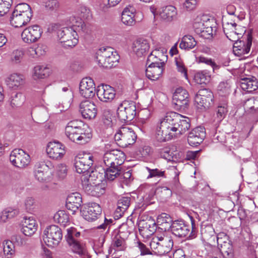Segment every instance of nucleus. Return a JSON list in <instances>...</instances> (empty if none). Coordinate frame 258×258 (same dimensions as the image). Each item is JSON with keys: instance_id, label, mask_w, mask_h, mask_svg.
Returning <instances> with one entry per match:
<instances>
[{"instance_id": "c9c22d12", "label": "nucleus", "mask_w": 258, "mask_h": 258, "mask_svg": "<svg viewBox=\"0 0 258 258\" xmlns=\"http://www.w3.org/2000/svg\"><path fill=\"white\" fill-rule=\"evenodd\" d=\"M241 89L247 92H252L258 88V81L254 77L243 78L240 80Z\"/></svg>"}, {"instance_id": "3c124183", "label": "nucleus", "mask_w": 258, "mask_h": 258, "mask_svg": "<svg viewBox=\"0 0 258 258\" xmlns=\"http://www.w3.org/2000/svg\"><path fill=\"white\" fill-rule=\"evenodd\" d=\"M67 234L65 236L67 243H70V241H75L79 240L80 237V232L77 231V229L74 227H70L67 230Z\"/></svg>"}, {"instance_id": "4be33fe9", "label": "nucleus", "mask_w": 258, "mask_h": 258, "mask_svg": "<svg viewBox=\"0 0 258 258\" xmlns=\"http://www.w3.org/2000/svg\"><path fill=\"white\" fill-rule=\"evenodd\" d=\"M79 92L86 98L94 97L95 95V85L93 80L90 78H83L80 83Z\"/></svg>"}, {"instance_id": "a19ab883", "label": "nucleus", "mask_w": 258, "mask_h": 258, "mask_svg": "<svg viewBox=\"0 0 258 258\" xmlns=\"http://www.w3.org/2000/svg\"><path fill=\"white\" fill-rule=\"evenodd\" d=\"M114 118L113 112L110 109H104L102 110L101 121L106 127H112Z\"/></svg>"}, {"instance_id": "49530a36", "label": "nucleus", "mask_w": 258, "mask_h": 258, "mask_svg": "<svg viewBox=\"0 0 258 258\" xmlns=\"http://www.w3.org/2000/svg\"><path fill=\"white\" fill-rule=\"evenodd\" d=\"M118 167H107L105 171V177L107 181H112L118 179L119 176Z\"/></svg>"}, {"instance_id": "bf43d9fd", "label": "nucleus", "mask_w": 258, "mask_h": 258, "mask_svg": "<svg viewBox=\"0 0 258 258\" xmlns=\"http://www.w3.org/2000/svg\"><path fill=\"white\" fill-rule=\"evenodd\" d=\"M146 170L148 171L149 174L147 176V178H153V177H164L165 171L161 170H159L157 168L151 169L148 167H146Z\"/></svg>"}, {"instance_id": "72a5a7b5", "label": "nucleus", "mask_w": 258, "mask_h": 258, "mask_svg": "<svg viewBox=\"0 0 258 258\" xmlns=\"http://www.w3.org/2000/svg\"><path fill=\"white\" fill-rule=\"evenodd\" d=\"M68 243L71 250L75 253L78 254L82 258H90V255L85 248L84 246L81 243L79 240L70 241Z\"/></svg>"}, {"instance_id": "774afa93", "label": "nucleus", "mask_w": 258, "mask_h": 258, "mask_svg": "<svg viewBox=\"0 0 258 258\" xmlns=\"http://www.w3.org/2000/svg\"><path fill=\"white\" fill-rule=\"evenodd\" d=\"M217 241L218 245L225 244L226 242L231 241L229 240V236L224 232H220L217 236Z\"/></svg>"}, {"instance_id": "a211bd4d", "label": "nucleus", "mask_w": 258, "mask_h": 258, "mask_svg": "<svg viewBox=\"0 0 258 258\" xmlns=\"http://www.w3.org/2000/svg\"><path fill=\"white\" fill-rule=\"evenodd\" d=\"M127 224H122L119 228L118 234L113 239L112 245L116 250L123 251L126 248L125 239L131 233V229L127 230L126 232L123 231V230L127 229Z\"/></svg>"}, {"instance_id": "2eb2a0df", "label": "nucleus", "mask_w": 258, "mask_h": 258, "mask_svg": "<svg viewBox=\"0 0 258 258\" xmlns=\"http://www.w3.org/2000/svg\"><path fill=\"white\" fill-rule=\"evenodd\" d=\"M173 103L176 109L185 110L189 105V94L187 91L182 88H177L173 95Z\"/></svg>"}, {"instance_id": "aec40b11", "label": "nucleus", "mask_w": 258, "mask_h": 258, "mask_svg": "<svg viewBox=\"0 0 258 258\" xmlns=\"http://www.w3.org/2000/svg\"><path fill=\"white\" fill-rule=\"evenodd\" d=\"M46 150L50 158L56 160L62 159L66 152L65 146L58 141L49 142Z\"/></svg>"}, {"instance_id": "1a4fd4ad", "label": "nucleus", "mask_w": 258, "mask_h": 258, "mask_svg": "<svg viewBox=\"0 0 258 258\" xmlns=\"http://www.w3.org/2000/svg\"><path fill=\"white\" fill-rule=\"evenodd\" d=\"M136 139L137 135L134 131L128 126L120 128L114 135V140L117 144L123 148L134 144Z\"/></svg>"}, {"instance_id": "2f4dec72", "label": "nucleus", "mask_w": 258, "mask_h": 258, "mask_svg": "<svg viewBox=\"0 0 258 258\" xmlns=\"http://www.w3.org/2000/svg\"><path fill=\"white\" fill-rule=\"evenodd\" d=\"M82 197L78 192H73L69 194L67 198L66 207L69 210L76 212L82 204Z\"/></svg>"}, {"instance_id": "7c9ffc66", "label": "nucleus", "mask_w": 258, "mask_h": 258, "mask_svg": "<svg viewBox=\"0 0 258 258\" xmlns=\"http://www.w3.org/2000/svg\"><path fill=\"white\" fill-rule=\"evenodd\" d=\"M150 44L147 39L140 38L136 40L133 43V51L138 56H142L146 54L149 50Z\"/></svg>"}, {"instance_id": "a878e982", "label": "nucleus", "mask_w": 258, "mask_h": 258, "mask_svg": "<svg viewBox=\"0 0 258 258\" xmlns=\"http://www.w3.org/2000/svg\"><path fill=\"white\" fill-rule=\"evenodd\" d=\"M206 137V131L204 127L198 126L194 128L188 134L187 141L192 146H196L203 142Z\"/></svg>"}, {"instance_id": "4468645a", "label": "nucleus", "mask_w": 258, "mask_h": 258, "mask_svg": "<svg viewBox=\"0 0 258 258\" xmlns=\"http://www.w3.org/2000/svg\"><path fill=\"white\" fill-rule=\"evenodd\" d=\"M236 27L237 25L234 22L223 21L224 32L227 38L233 42L238 41L245 31L240 26Z\"/></svg>"}, {"instance_id": "f03ea898", "label": "nucleus", "mask_w": 258, "mask_h": 258, "mask_svg": "<svg viewBox=\"0 0 258 258\" xmlns=\"http://www.w3.org/2000/svg\"><path fill=\"white\" fill-rule=\"evenodd\" d=\"M93 163V156L90 154L79 155L76 158L75 168L78 173L82 174L81 180L85 191L92 196H98L102 194L104 190L99 184L92 185L90 181V173H93L91 168Z\"/></svg>"}, {"instance_id": "13d9d810", "label": "nucleus", "mask_w": 258, "mask_h": 258, "mask_svg": "<svg viewBox=\"0 0 258 258\" xmlns=\"http://www.w3.org/2000/svg\"><path fill=\"white\" fill-rule=\"evenodd\" d=\"M13 3V0H0V17L7 14Z\"/></svg>"}, {"instance_id": "6e6d98bb", "label": "nucleus", "mask_w": 258, "mask_h": 258, "mask_svg": "<svg viewBox=\"0 0 258 258\" xmlns=\"http://www.w3.org/2000/svg\"><path fill=\"white\" fill-rule=\"evenodd\" d=\"M118 180L120 182L127 185L132 181V172L130 170L121 172L119 171V176Z\"/></svg>"}, {"instance_id": "b1692460", "label": "nucleus", "mask_w": 258, "mask_h": 258, "mask_svg": "<svg viewBox=\"0 0 258 258\" xmlns=\"http://www.w3.org/2000/svg\"><path fill=\"white\" fill-rule=\"evenodd\" d=\"M167 60V50L164 47H156L149 55L147 61L157 65L164 66Z\"/></svg>"}, {"instance_id": "393cba45", "label": "nucleus", "mask_w": 258, "mask_h": 258, "mask_svg": "<svg viewBox=\"0 0 258 258\" xmlns=\"http://www.w3.org/2000/svg\"><path fill=\"white\" fill-rule=\"evenodd\" d=\"M96 94L99 99L103 102H110L115 96L114 89L109 85H102L98 87Z\"/></svg>"}, {"instance_id": "8fccbe9b", "label": "nucleus", "mask_w": 258, "mask_h": 258, "mask_svg": "<svg viewBox=\"0 0 258 258\" xmlns=\"http://www.w3.org/2000/svg\"><path fill=\"white\" fill-rule=\"evenodd\" d=\"M130 205V198L123 197L119 199L117 203V212H120V216L123 214L128 208Z\"/></svg>"}, {"instance_id": "ddd939ff", "label": "nucleus", "mask_w": 258, "mask_h": 258, "mask_svg": "<svg viewBox=\"0 0 258 258\" xmlns=\"http://www.w3.org/2000/svg\"><path fill=\"white\" fill-rule=\"evenodd\" d=\"M42 33V29L39 25H33L22 31L21 38L24 42L31 44L37 42L41 38Z\"/></svg>"}, {"instance_id": "cd10ccee", "label": "nucleus", "mask_w": 258, "mask_h": 258, "mask_svg": "<svg viewBox=\"0 0 258 258\" xmlns=\"http://www.w3.org/2000/svg\"><path fill=\"white\" fill-rule=\"evenodd\" d=\"M234 42L233 50L234 53L237 56H242L249 52L252 44V36L250 35H247L245 43L238 40Z\"/></svg>"}, {"instance_id": "f257e3e1", "label": "nucleus", "mask_w": 258, "mask_h": 258, "mask_svg": "<svg viewBox=\"0 0 258 258\" xmlns=\"http://www.w3.org/2000/svg\"><path fill=\"white\" fill-rule=\"evenodd\" d=\"M190 127L189 119L174 112L166 113L157 125L155 139L164 142L184 134Z\"/></svg>"}, {"instance_id": "de8ad7c7", "label": "nucleus", "mask_w": 258, "mask_h": 258, "mask_svg": "<svg viewBox=\"0 0 258 258\" xmlns=\"http://www.w3.org/2000/svg\"><path fill=\"white\" fill-rule=\"evenodd\" d=\"M221 253L224 257H231L233 256V248L231 241L226 242L225 244L218 245Z\"/></svg>"}, {"instance_id": "c756f323", "label": "nucleus", "mask_w": 258, "mask_h": 258, "mask_svg": "<svg viewBox=\"0 0 258 258\" xmlns=\"http://www.w3.org/2000/svg\"><path fill=\"white\" fill-rule=\"evenodd\" d=\"M37 229V224L33 217H26L23 220L21 231L25 235L31 236L36 231Z\"/></svg>"}, {"instance_id": "6ab92c4d", "label": "nucleus", "mask_w": 258, "mask_h": 258, "mask_svg": "<svg viewBox=\"0 0 258 258\" xmlns=\"http://www.w3.org/2000/svg\"><path fill=\"white\" fill-rule=\"evenodd\" d=\"M10 160L12 163L18 168H22L27 166L30 162V156L22 149H15L11 153Z\"/></svg>"}, {"instance_id": "dca6fc26", "label": "nucleus", "mask_w": 258, "mask_h": 258, "mask_svg": "<svg viewBox=\"0 0 258 258\" xmlns=\"http://www.w3.org/2000/svg\"><path fill=\"white\" fill-rule=\"evenodd\" d=\"M150 10L154 18L159 15L161 19L167 22H171L176 18V9L172 6H168L159 10H157L155 6H152Z\"/></svg>"}, {"instance_id": "0e129e2a", "label": "nucleus", "mask_w": 258, "mask_h": 258, "mask_svg": "<svg viewBox=\"0 0 258 258\" xmlns=\"http://www.w3.org/2000/svg\"><path fill=\"white\" fill-rule=\"evenodd\" d=\"M24 206L27 211L32 212L35 207V199L32 197H27L24 201Z\"/></svg>"}, {"instance_id": "4c0bfd02", "label": "nucleus", "mask_w": 258, "mask_h": 258, "mask_svg": "<svg viewBox=\"0 0 258 258\" xmlns=\"http://www.w3.org/2000/svg\"><path fill=\"white\" fill-rule=\"evenodd\" d=\"M68 27H70L75 31L78 34V33L83 31L85 24L82 20L79 17L74 16L71 17L67 21Z\"/></svg>"}, {"instance_id": "603ef678", "label": "nucleus", "mask_w": 258, "mask_h": 258, "mask_svg": "<svg viewBox=\"0 0 258 258\" xmlns=\"http://www.w3.org/2000/svg\"><path fill=\"white\" fill-rule=\"evenodd\" d=\"M24 53L21 50H14L10 54L9 61L11 63L15 64L20 63L23 57Z\"/></svg>"}, {"instance_id": "c03bdc74", "label": "nucleus", "mask_w": 258, "mask_h": 258, "mask_svg": "<svg viewBox=\"0 0 258 258\" xmlns=\"http://www.w3.org/2000/svg\"><path fill=\"white\" fill-rule=\"evenodd\" d=\"M245 111L247 113H253L258 111V100L254 98L247 99L243 104Z\"/></svg>"}, {"instance_id": "ea45409f", "label": "nucleus", "mask_w": 258, "mask_h": 258, "mask_svg": "<svg viewBox=\"0 0 258 258\" xmlns=\"http://www.w3.org/2000/svg\"><path fill=\"white\" fill-rule=\"evenodd\" d=\"M197 42L195 39L191 35L184 36L179 44V48L181 49L189 50L194 48Z\"/></svg>"}, {"instance_id": "5fc2aeb1", "label": "nucleus", "mask_w": 258, "mask_h": 258, "mask_svg": "<svg viewBox=\"0 0 258 258\" xmlns=\"http://www.w3.org/2000/svg\"><path fill=\"white\" fill-rule=\"evenodd\" d=\"M3 251L5 255L11 256L15 253V246L13 243L10 240L3 242Z\"/></svg>"}, {"instance_id": "e433bc0d", "label": "nucleus", "mask_w": 258, "mask_h": 258, "mask_svg": "<svg viewBox=\"0 0 258 258\" xmlns=\"http://www.w3.org/2000/svg\"><path fill=\"white\" fill-rule=\"evenodd\" d=\"M51 73L49 68L44 66H37L33 70L32 77L34 80L41 79L46 78Z\"/></svg>"}, {"instance_id": "052dcab7", "label": "nucleus", "mask_w": 258, "mask_h": 258, "mask_svg": "<svg viewBox=\"0 0 258 258\" xmlns=\"http://www.w3.org/2000/svg\"><path fill=\"white\" fill-rule=\"evenodd\" d=\"M175 64L177 71L180 73L181 75L185 79H188L187 69L184 64L180 59L176 58L175 59Z\"/></svg>"}, {"instance_id": "9b49d317", "label": "nucleus", "mask_w": 258, "mask_h": 258, "mask_svg": "<svg viewBox=\"0 0 258 258\" xmlns=\"http://www.w3.org/2000/svg\"><path fill=\"white\" fill-rule=\"evenodd\" d=\"M136 107L134 103L124 101L118 107L117 116L121 121H131L136 115Z\"/></svg>"}, {"instance_id": "473e14b6", "label": "nucleus", "mask_w": 258, "mask_h": 258, "mask_svg": "<svg viewBox=\"0 0 258 258\" xmlns=\"http://www.w3.org/2000/svg\"><path fill=\"white\" fill-rule=\"evenodd\" d=\"M163 71V66L157 65L156 63H151L147 68L146 76L152 81H156L160 78Z\"/></svg>"}, {"instance_id": "a18cd8bd", "label": "nucleus", "mask_w": 258, "mask_h": 258, "mask_svg": "<svg viewBox=\"0 0 258 258\" xmlns=\"http://www.w3.org/2000/svg\"><path fill=\"white\" fill-rule=\"evenodd\" d=\"M228 112L226 106H219L216 111V116L213 119L215 126H217L221 121L225 117Z\"/></svg>"}, {"instance_id": "9d476101", "label": "nucleus", "mask_w": 258, "mask_h": 258, "mask_svg": "<svg viewBox=\"0 0 258 258\" xmlns=\"http://www.w3.org/2000/svg\"><path fill=\"white\" fill-rule=\"evenodd\" d=\"M57 36L58 40L65 48H72L78 43V34L70 27H66L59 29Z\"/></svg>"}, {"instance_id": "69168bd1", "label": "nucleus", "mask_w": 258, "mask_h": 258, "mask_svg": "<svg viewBox=\"0 0 258 258\" xmlns=\"http://www.w3.org/2000/svg\"><path fill=\"white\" fill-rule=\"evenodd\" d=\"M171 218L170 216L165 213H162L157 218V223L159 225H163L164 224H168L171 222Z\"/></svg>"}, {"instance_id": "c85d7f7f", "label": "nucleus", "mask_w": 258, "mask_h": 258, "mask_svg": "<svg viewBox=\"0 0 258 258\" xmlns=\"http://www.w3.org/2000/svg\"><path fill=\"white\" fill-rule=\"evenodd\" d=\"M35 177L40 182H47L52 179V174L48 166L42 163L35 170Z\"/></svg>"}, {"instance_id": "6e6552de", "label": "nucleus", "mask_w": 258, "mask_h": 258, "mask_svg": "<svg viewBox=\"0 0 258 258\" xmlns=\"http://www.w3.org/2000/svg\"><path fill=\"white\" fill-rule=\"evenodd\" d=\"M62 238L61 229L52 225L47 227L43 231L42 238L44 242L50 247L57 246Z\"/></svg>"}, {"instance_id": "0eeeda50", "label": "nucleus", "mask_w": 258, "mask_h": 258, "mask_svg": "<svg viewBox=\"0 0 258 258\" xmlns=\"http://www.w3.org/2000/svg\"><path fill=\"white\" fill-rule=\"evenodd\" d=\"M151 250L154 253L162 255L169 252L173 247L171 237L167 234L154 236L149 243Z\"/></svg>"}, {"instance_id": "f3484780", "label": "nucleus", "mask_w": 258, "mask_h": 258, "mask_svg": "<svg viewBox=\"0 0 258 258\" xmlns=\"http://www.w3.org/2000/svg\"><path fill=\"white\" fill-rule=\"evenodd\" d=\"M101 208L96 203H89L84 205L81 210L83 217L88 221H94L97 219L101 213Z\"/></svg>"}, {"instance_id": "39448f33", "label": "nucleus", "mask_w": 258, "mask_h": 258, "mask_svg": "<svg viewBox=\"0 0 258 258\" xmlns=\"http://www.w3.org/2000/svg\"><path fill=\"white\" fill-rule=\"evenodd\" d=\"M32 17V12L29 5L26 3L20 4L15 7L10 22L15 27H21L29 23Z\"/></svg>"}, {"instance_id": "680f3d73", "label": "nucleus", "mask_w": 258, "mask_h": 258, "mask_svg": "<svg viewBox=\"0 0 258 258\" xmlns=\"http://www.w3.org/2000/svg\"><path fill=\"white\" fill-rule=\"evenodd\" d=\"M62 98L69 103L72 101L74 97L73 92L72 89L69 87H63L62 89L61 94Z\"/></svg>"}, {"instance_id": "79ce46f5", "label": "nucleus", "mask_w": 258, "mask_h": 258, "mask_svg": "<svg viewBox=\"0 0 258 258\" xmlns=\"http://www.w3.org/2000/svg\"><path fill=\"white\" fill-rule=\"evenodd\" d=\"M25 100V96L22 93H17L11 97L10 105L13 109L19 108L23 104Z\"/></svg>"}, {"instance_id": "20e7f679", "label": "nucleus", "mask_w": 258, "mask_h": 258, "mask_svg": "<svg viewBox=\"0 0 258 258\" xmlns=\"http://www.w3.org/2000/svg\"><path fill=\"white\" fill-rule=\"evenodd\" d=\"M216 26L215 19L205 15L197 16L193 23L195 32L206 39L212 38L215 34Z\"/></svg>"}, {"instance_id": "f704fd0d", "label": "nucleus", "mask_w": 258, "mask_h": 258, "mask_svg": "<svg viewBox=\"0 0 258 258\" xmlns=\"http://www.w3.org/2000/svg\"><path fill=\"white\" fill-rule=\"evenodd\" d=\"M6 82L10 88L16 89L24 84V78L21 74L13 73L6 79Z\"/></svg>"}, {"instance_id": "4d7b16f0", "label": "nucleus", "mask_w": 258, "mask_h": 258, "mask_svg": "<svg viewBox=\"0 0 258 258\" xmlns=\"http://www.w3.org/2000/svg\"><path fill=\"white\" fill-rule=\"evenodd\" d=\"M218 92L221 96H227L231 92V84L229 82H222L218 86Z\"/></svg>"}, {"instance_id": "864d4df0", "label": "nucleus", "mask_w": 258, "mask_h": 258, "mask_svg": "<svg viewBox=\"0 0 258 258\" xmlns=\"http://www.w3.org/2000/svg\"><path fill=\"white\" fill-rule=\"evenodd\" d=\"M67 167L64 164H59L55 167V174L60 179H63L67 176Z\"/></svg>"}, {"instance_id": "5701e85b", "label": "nucleus", "mask_w": 258, "mask_h": 258, "mask_svg": "<svg viewBox=\"0 0 258 258\" xmlns=\"http://www.w3.org/2000/svg\"><path fill=\"white\" fill-rule=\"evenodd\" d=\"M79 111L84 118L91 119L96 116L98 109L94 102L87 100L80 103Z\"/></svg>"}, {"instance_id": "423d86ee", "label": "nucleus", "mask_w": 258, "mask_h": 258, "mask_svg": "<svg viewBox=\"0 0 258 258\" xmlns=\"http://www.w3.org/2000/svg\"><path fill=\"white\" fill-rule=\"evenodd\" d=\"M96 59L100 67L111 68L117 63L119 56L110 47H102L96 52Z\"/></svg>"}, {"instance_id": "09e8293b", "label": "nucleus", "mask_w": 258, "mask_h": 258, "mask_svg": "<svg viewBox=\"0 0 258 258\" xmlns=\"http://www.w3.org/2000/svg\"><path fill=\"white\" fill-rule=\"evenodd\" d=\"M211 76L208 73L201 71L197 73L194 77L195 81L199 84H206L210 81Z\"/></svg>"}, {"instance_id": "412c9836", "label": "nucleus", "mask_w": 258, "mask_h": 258, "mask_svg": "<svg viewBox=\"0 0 258 258\" xmlns=\"http://www.w3.org/2000/svg\"><path fill=\"white\" fill-rule=\"evenodd\" d=\"M213 99L212 92L207 89L199 91L195 98V102L198 108L206 109L211 105Z\"/></svg>"}, {"instance_id": "e2e57ef3", "label": "nucleus", "mask_w": 258, "mask_h": 258, "mask_svg": "<svg viewBox=\"0 0 258 258\" xmlns=\"http://www.w3.org/2000/svg\"><path fill=\"white\" fill-rule=\"evenodd\" d=\"M197 61L200 63H204L211 66L213 68V71L219 68V66L217 65L211 58H209L204 56H199L197 58Z\"/></svg>"}, {"instance_id": "bb28decb", "label": "nucleus", "mask_w": 258, "mask_h": 258, "mask_svg": "<svg viewBox=\"0 0 258 258\" xmlns=\"http://www.w3.org/2000/svg\"><path fill=\"white\" fill-rule=\"evenodd\" d=\"M170 228L173 234L180 237H185L190 233V227L182 220L173 221Z\"/></svg>"}, {"instance_id": "f8f14e48", "label": "nucleus", "mask_w": 258, "mask_h": 258, "mask_svg": "<svg viewBox=\"0 0 258 258\" xmlns=\"http://www.w3.org/2000/svg\"><path fill=\"white\" fill-rule=\"evenodd\" d=\"M124 160V154L118 150L107 151L103 156V162L108 167H118L123 164Z\"/></svg>"}, {"instance_id": "338daca9", "label": "nucleus", "mask_w": 258, "mask_h": 258, "mask_svg": "<svg viewBox=\"0 0 258 258\" xmlns=\"http://www.w3.org/2000/svg\"><path fill=\"white\" fill-rule=\"evenodd\" d=\"M136 246L139 249L141 252V254L142 255L152 253L150 249H149L144 243L140 241H138L136 243Z\"/></svg>"}, {"instance_id": "37998d69", "label": "nucleus", "mask_w": 258, "mask_h": 258, "mask_svg": "<svg viewBox=\"0 0 258 258\" xmlns=\"http://www.w3.org/2000/svg\"><path fill=\"white\" fill-rule=\"evenodd\" d=\"M54 220L63 226H66L70 222L68 214L66 211L60 210L57 212L53 216Z\"/></svg>"}, {"instance_id": "58836bf2", "label": "nucleus", "mask_w": 258, "mask_h": 258, "mask_svg": "<svg viewBox=\"0 0 258 258\" xmlns=\"http://www.w3.org/2000/svg\"><path fill=\"white\" fill-rule=\"evenodd\" d=\"M131 9L132 10L128 8H125L122 13L121 16L122 22L128 26H133L136 23L134 10L132 8Z\"/></svg>"}, {"instance_id": "7ed1b4c3", "label": "nucleus", "mask_w": 258, "mask_h": 258, "mask_svg": "<svg viewBox=\"0 0 258 258\" xmlns=\"http://www.w3.org/2000/svg\"><path fill=\"white\" fill-rule=\"evenodd\" d=\"M83 122L79 120L70 121L65 128V134L72 142L78 144H85L88 143L92 135L89 129L86 130Z\"/></svg>"}]
</instances>
